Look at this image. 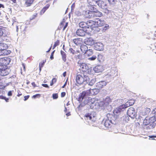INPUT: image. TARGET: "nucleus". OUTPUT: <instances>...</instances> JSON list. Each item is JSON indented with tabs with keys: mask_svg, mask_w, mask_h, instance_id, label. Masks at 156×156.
<instances>
[{
	"mask_svg": "<svg viewBox=\"0 0 156 156\" xmlns=\"http://www.w3.org/2000/svg\"><path fill=\"white\" fill-rule=\"evenodd\" d=\"M79 25L80 27L83 28V29L86 30H87V28H88V27L87 26V22L82 21L79 23Z\"/></svg>",
	"mask_w": 156,
	"mask_h": 156,
	"instance_id": "obj_27",
	"label": "nucleus"
},
{
	"mask_svg": "<svg viewBox=\"0 0 156 156\" xmlns=\"http://www.w3.org/2000/svg\"><path fill=\"white\" fill-rule=\"evenodd\" d=\"M125 108H126L124 106V104L122 105L115 109L113 111V114H112L115 116H117V118L118 114L121 112L123 111Z\"/></svg>",
	"mask_w": 156,
	"mask_h": 156,
	"instance_id": "obj_9",
	"label": "nucleus"
},
{
	"mask_svg": "<svg viewBox=\"0 0 156 156\" xmlns=\"http://www.w3.org/2000/svg\"><path fill=\"white\" fill-rule=\"evenodd\" d=\"M95 23L96 27H102L104 26L105 23L104 20L99 19L96 20Z\"/></svg>",
	"mask_w": 156,
	"mask_h": 156,
	"instance_id": "obj_19",
	"label": "nucleus"
},
{
	"mask_svg": "<svg viewBox=\"0 0 156 156\" xmlns=\"http://www.w3.org/2000/svg\"><path fill=\"white\" fill-rule=\"evenodd\" d=\"M80 49L82 52L85 53L87 50L88 47L85 45H81L80 47Z\"/></svg>",
	"mask_w": 156,
	"mask_h": 156,
	"instance_id": "obj_31",
	"label": "nucleus"
},
{
	"mask_svg": "<svg viewBox=\"0 0 156 156\" xmlns=\"http://www.w3.org/2000/svg\"><path fill=\"white\" fill-rule=\"evenodd\" d=\"M85 31L86 30L84 29H78L76 30V34L78 36L83 37L85 35Z\"/></svg>",
	"mask_w": 156,
	"mask_h": 156,
	"instance_id": "obj_22",
	"label": "nucleus"
},
{
	"mask_svg": "<svg viewBox=\"0 0 156 156\" xmlns=\"http://www.w3.org/2000/svg\"><path fill=\"white\" fill-rule=\"evenodd\" d=\"M122 119L124 120L127 122L129 120V118L128 116H124L122 117Z\"/></svg>",
	"mask_w": 156,
	"mask_h": 156,
	"instance_id": "obj_42",
	"label": "nucleus"
},
{
	"mask_svg": "<svg viewBox=\"0 0 156 156\" xmlns=\"http://www.w3.org/2000/svg\"><path fill=\"white\" fill-rule=\"evenodd\" d=\"M35 0H25L24 5L26 7L30 6Z\"/></svg>",
	"mask_w": 156,
	"mask_h": 156,
	"instance_id": "obj_29",
	"label": "nucleus"
},
{
	"mask_svg": "<svg viewBox=\"0 0 156 156\" xmlns=\"http://www.w3.org/2000/svg\"><path fill=\"white\" fill-rule=\"evenodd\" d=\"M95 8L92 6L91 8V10L93 9L94 10L92 11V18L95 17H100L102 16V12L99 11L94 10Z\"/></svg>",
	"mask_w": 156,
	"mask_h": 156,
	"instance_id": "obj_12",
	"label": "nucleus"
},
{
	"mask_svg": "<svg viewBox=\"0 0 156 156\" xmlns=\"http://www.w3.org/2000/svg\"><path fill=\"white\" fill-rule=\"evenodd\" d=\"M45 62L43 61L41 63H40V64H41V67H42L44 65V64Z\"/></svg>",
	"mask_w": 156,
	"mask_h": 156,
	"instance_id": "obj_61",
	"label": "nucleus"
},
{
	"mask_svg": "<svg viewBox=\"0 0 156 156\" xmlns=\"http://www.w3.org/2000/svg\"><path fill=\"white\" fill-rule=\"evenodd\" d=\"M56 79L55 78H53L52 80V82H53L54 83H55L56 81Z\"/></svg>",
	"mask_w": 156,
	"mask_h": 156,
	"instance_id": "obj_59",
	"label": "nucleus"
},
{
	"mask_svg": "<svg viewBox=\"0 0 156 156\" xmlns=\"http://www.w3.org/2000/svg\"><path fill=\"white\" fill-rule=\"evenodd\" d=\"M11 61V59L9 58L5 57L0 59V64L2 66H7Z\"/></svg>",
	"mask_w": 156,
	"mask_h": 156,
	"instance_id": "obj_10",
	"label": "nucleus"
},
{
	"mask_svg": "<svg viewBox=\"0 0 156 156\" xmlns=\"http://www.w3.org/2000/svg\"><path fill=\"white\" fill-rule=\"evenodd\" d=\"M151 111V109L148 108H146L143 109L141 112V114L143 116L148 114Z\"/></svg>",
	"mask_w": 156,
	"mask_h": 156,
	"instance_id": "obj_28",
	"label": "nucleus"
},
{
	"mask_svg": "<svg viewBox=\"0 0 156 156\" xmlns=\"http://www.w3.org/2000/svg\"><path fill=\"white\" fill-rule=\"evenodd\" d=\"M103 58V56L101 54L98 55L97 57V59L98 60V61L99 62H101V60Z\"/></svg>",
	"mask_w": 156,
	"mask_h": 156,
	"instance_id": "obj_45",
	"label": "nucleus"
},
{
	"mask_svg": "<svg viewBox=\"0 0 156 156\" xmlns=\"http://www.w3.org/2000/svg\"><path fill=\"white\" fill-rule=\"evenodd\" d=\"M88 95H89V93L88 92V90L86 91H83L80 93L79 96L78 98V100L80 101H82L84 99L83 102L85 101L89 100V99H87Z\"/></svg>",
	"mask_w": 156,
	"mask_h": 156,
	"instance_id": "obj_6",
	"label": "nucleus"
},
{
	"mask_svg": "<svg viewBox=\"0 0 156 156\" xmlns=\"http://www.w3.org/2000/svg\"><path fill=\"white\" fill-rule=\"evenodd\" d=\"M73 41L75 44L77 45L82 44L83 42L82 39L81 38L74 39L73 40Z\"/></svg>",
	"mask_w": 156,
	"mask_h": 156,
	"instance_id": "obj_26",
	"label": "nucleus"
},
{
	"mask_svg": "<svg viewBox=\"0 0 156 156\" xmlns=\"http://www.w3.org/2000/svg\"><path fill=\"white\" fill-rule=\"evenodd\" d=\"M95 109L97 110H98L100 107H102L103 105V101H101L100 100L98 99H95Z\"/></svg>",
	"mask_w": 156,
	"mask_h": 156,
	"instance_id": "obj_17",
	"label": "nucleus"
},
{
	"mask_svg": "<svg viewBox=\"0 0 156 156\" xmlns=\"http://www.w3.org/2000/svg\"><path fill=\"white\" fill-rule=\"evenodd\" d=\"M4 34L5 35V30L4 28H0V36H2Z\"/></svg>",
	"mask_w": 156,
	"mask_h": 156,
	"instance_id": "obj_40",
	"label": "nucleus"
},
{
	"mask_svg": "<svg viewBox=\"0 0 156 156\" xmlns=\"http://www.w3.org/2000/svg\"><path fill=\"white\" fill-rule=\"evenodd\" d=\"M55 51H53L51 53V55L50 57V58L51 60L53 59L54 58L53 55Z\"/></svg>",
	"mask_w": 156,
	"mask_h": 156,
	"instance_id": "obj_53",
	"label": "nucleus"
},
{
	"mask_svg": "<svg viewBox=\"0 0 156 156\" xmlns=\"http://www.w3.org/2000/svg\"><path fill=\"white\" fill-rule=\"evenodd\" d=\"M68 23L67 22H66V20L65 19H63L62 21V22L60 23V24L61 25V26L63 25L64 26L63 28V30H64L66 28V27L68 26Z\"/></svg>",
	"mask_w": 156,
	"mask_h": 156,
	"instance_id": "obj_32",
	"label": "nucleus"
},
{
	"mask_svg": "<svg viewBox=\"0 0 156 156\" xmlns=\"http://www.w3.org/2000/svg\"><path fill=\"white\" fill-rule=\"evenodd\" d=\"M103 26H104V27H103V31H105L109 28V25L107 24H105V23Z\"/></svg>",
	"mask_w": 156,
	"mask_h": 156,
	"instance_id": "obj_41",
	"label": "nucleus"
},
{
	"mask_svg": "<svg viewBox=\"0 0 156 156\" xmlns=\"http://www.w3.org/2000/svg\"><path fill=\"white\" fill-rule=\"evenodd\" d=\"M29 95L25 96L24 97V100L25 101L27 100L29 98Z\"/></svg>",
	"mask_w": 156,
	"mask_h": 156,
	"instance_id": "obj_57",
	"label": "nucleus"
},
{
	"mask_svg": "<svg viewBox=\"0 0 156 156\" xmlns=\"http://www.w3.org/2000/svg\"><path fill=\"white\" fill-rule=\"evenodd\" d=\"M107 119L104 122V126L107 128L110 127L111 124H115L117 120V116H114L112 114L108 113L106 116Z\"/></svg>",
	"mask_w": 156,
	"mask_h": 156,
	"instance_id": "obj_1",
	"label": "nucleus"
},
{
	"mask_svg": "<svg viewBox=\"0 0 156 156\" xmlns=\"http://www.w3.org/2000/svg\"><path fill=\"white\" fill-rule=\"evenodd\" d=\"M153 120H150V118L148 119L147 118H146L143 121V125L144 126H147L150 124V126L152 128H154L155 127V124L152 122Z\"/></svg>",
	"mask_w": 156,
	"mask_h": 156,
	"instance_id": "obj_11",
	"label": "nucleus"
},
{
	"mask_svg": "<svg viewBox=\"0 0 156 156\" xmlns=\"http://www.w3.org/2000/svg\"><path fill=\"white\" fill-rule=\"evenodd\" d=\"M93 70L96 73H99L103 71V69L101 66L99 65L94 67L93 68Z\"/></svg>",
	"mask_w": 156,
	"mask_h": 156,
	"instance_id": "obj_25",
	"label": "nucleus"
},
{
	"mask_svg": "<svg viewBox=\"0 0 156 156\" xmlns=\"http://www.w3.org/2000/svg\"><path fill=\"white\" fill-rule=\"evenodd\" d=\"M1 8H4V6L3 5L0 4V9H1Z\"/></svg>",
	"mask_w": 156,
	"mask_h": 156,
	"instance_id": "obj_63",
	"label": "nucleus"
},
{
	"mask_svg": "<svg viewBox=\"0 0 156 156\" xmlns=\"http://www.w3.org/2000/svg\"><path fill=\"white\" fill-rule=\"evenodd\" d=\"M42 86L45 87H49V86L47 84H42Z\"/></svg>",
	"mask_w": 156,
	"mask_h": 156,
	"instance_id": "obj_58",
	"label": "nucleus"
},
{
	"mask_svg": "<svg viewBox=\"0 0 156 156\" xmlns=\"http://www.w3.org/2000/svg\"><path fill=\"white\" fill-rule=\"evenodd\" d=\"M0 98H1V99H4L5 101L7 102H8V101L9 99L7 98H6L4 96H0Z\"/></svg>",
	"mask_w": 156,
	"mask_h": 156,
	"instance_id": "obj_51",
	"label": "nucleus"
},
{
	"mask_svg": "<svg viewBox=\"0 0 156 156\" xmlns=\"http://www.w3.org/2000/svg\"><path fill=\"white\" fill-rule=\"evenodd\" d=\"M32 84L34 87H36V84L34 82H33L32 83Z\"/></svg>",
	"mask_w": 156,
	"mask_h": 156,
	"instance_id": "obj_64",
	"label": "nucleus"
},
{
	"mask_svg": "<svg viewBox=\"0 0 156 156\" xmlns=\"http://www.w3.org/2000/svg\"><path fill=\"white\" fill-rule=\"evenodd\" d=\"M84 119L89 125L91 124L96 120V114L94 112L87 113L85 115Z\"/></svg>",
	"mask_w": 156,
	"mask_h": 156,
	"instance_id": "obj_3",
	"label": "nucleus"
},
{
	"mask_svg": "<svg viewBox=\"0 0 156 156\" xmlns=\"http://www.w3.org/2000/svg\"><path fill=\"white\" fill-rule=\"evenodd\" d=\"M98 1L96 0H87V2L90 5L92 6L95 5L96 4H97Z\"/></svg>",
	"mask_w": 156,
	"mask_h": 156,
	"instance_id": "obj_34",
	"label": "nucleus"
},
{
	"mask_svg": "<svg viewBox=\"0 0 156 156\" xmlns=\"http://www.w3.org/2000/svg\"><path fill=\"white\" fill-rule=\"evenodd\" d=\"M85 43L89 45H92L94 44V41L92 38H89L85 40Z\"/></svg>",
	"mask_w": 156,
	"mask_h": 156,
	"instance_id": "obj_20",
	"label": "nucleus"
},
{
	"mask_svg": "<svg viewBox=\"0 0 156 156\" xmlns=\"http://www.w3.org/2000/svg\"><path fill=\"white\" fill-rule=\"evenodd\" d=\"M49 6L50 5L48 4L46 5L45 7H44L40 12L41 15H42L49 8Z\"/></svg>",
	"mask_w": 156,
	"mask_h": 156,
	"instance_id": "obj_35",
	"label": "nucleus"
},
{
	"mask_svg": "<svg viewBox=\"0 0 156 156\" xmlns=\"http://www.w3.org/2000/svg\"><path fill=\"white\" fill-rule=\"evenodd\" d=\"M9 69L7 66H0V75L1 76H4L7 75L9 74Z\"/></svg>",
	"mask_w": 156,
	"mask_h": 156,
	"instance_id": "obj_7",
	"label": "nucleus"
},
{
	"mask_svg": "<svg viewBox=\"0 0 156 156\" xmlns=\"http://www.w3.org/2000/svg\"><path fill=\"white\" fill-rule=\"evenodd\" d=\"M83 14L85 18H92V11L85 10L83 11Z\"/></svg>",
	"mask_w": 156,
	"mask_h": 156,
	"instance_id": "obj_15",
	"label": "nucleus"
},
{
	"mask_svg": "<svg viewBox=\"0 0 156 156\" xmlns=\"http://www.w3.org/2000/svg\"><path fill=\"white\" fill-rule=\"evenodd\" d=\"M59 43V42L58 41H56L55 42V43L54 45V46H53V47L52 48L53 49H54L56 46H57L58 45Z\"/></svg>",
	"mask_w": 156,
	"mask_h": 156,
	"instance_id": "obj_48",
	"label": "nucleus"
},
{
	"mask_svg": "<svg viewBox=\"0 0 156 156\" xmlns=\"http://www.w3.org/2000/svg\"><path fill=\"white\" fill-rule=\"evenodd\" d=\"M69 52L70 53L72 54L73 55H74L76 53V52H75V50L73 49L72 48H70L69 49Z\"/></svg>",
	"mask_w": 156,
	"mask_h": 156,
	"instance_id": "obj_47",
	"label": "nucleus"
},
{
	"mask_svg": "<svg viewBox=\"0 0 156 156\" xmlns=\"http://www.w3.org/2000/svg\"><path fill=\"white\" fill-rule=\"evenodd\" d=\"M96 27L95 28H96V29H94V28L93 29V30H96L98 32L100 30V29H99L98 28V27Z\"/></svg>",
	"mask_w": 156,
	"mask_h": 156,
	"instance_id": "obj_60",
	"label": "nucleus"
},
{
	"mask_svg": "<svg viewBox=\"0 0 156 156\" xmlns=\"http://www.w3.org/2000/svg\"><path fill=\"white\" fill-rule=\"evenodd\" d=\"M85 54L88 56L91 55L93 54V50L92 49H87Z\"/></svg>",
	"mask_w": 156,
	"mask_h": 156,
	"instance_id": "obj_39",
	"label": "nucleus"
},
{
	"mask_svg": "<svg viewBox=\"0 0 156 156\" xmlns=\"http://www.w3.org/2000/svg\"><path fill=\"white\" fill-rule=\"evenodd\" d=\"M109 74H108L107 75H106L105 76V77L106 78H108L109 79H110L111 78V77H110L109 76Z\"/></svg>",
	"mask_w": 156,
	"mask_h": 156,
	"instance_id": "obj_62",
	"label": "nucleus"
},
{
	"mask_svg": "<svg viewBox=\"0 0 156 156\" xmlns=\"http://www.w3.org/2000/svg\"><path fill=\"white\" fill-rule=\"evenodd\" d=\"M103 9L104 10V12L107 14H112L113 13V12L112 11L108 9V8H106Z\"/></svg>",
	"mask_w": 156,
	"mask_h": 156,
	"instance_id": "obj_38",
	"label": "nucleus"
},
{
	"mask_svg": "<svg viewBox=\"0 0 156 156\" xmlns=\"http://www.w3.org/2000/svg\"><path fill=\"white\" fill-rule=\"evenodd\" d=\"M134 103V101L133 100H130L127 101L126 103L124 104V106L126 108L128 107L133 105Z\"/></svg>",
	"mask_w": 156,
	"mask_h": 156,
	"instance_id": "obj_30",
	"label": "nucleus"
},
{
	"mask_svg": "<svg viewBox=\"0 0 156 156\" xmlns=\"http://www.w3.org/2000/svg\"><path fill=\"white\" fill-rule=\"evenodd\" d=\"M150 120H153L152 122H154L156 121V114L154 115V116H153L150 118Z\"/></svg>",
	"mask_w": 156,
	"mask_h": 156,
	"instance_id": "obj_43",
	"label": "nucleus"
},
{
	"mask_svg": "<svg viewBox=\"0 0 156 156\" xmlns=\"http://www.w3.org/2000/svg\"><path fill=\"white\" fill-rule=\"evenodd\" d=\"M107 83L105 81H100L96 83V86L99 88H102L104 86H105Z\"/></svg>",
	"mask_w": 156,
	"mask_h": 156,
	"instance_id": "obj_23",
	"label": "nucleus"
},
{
	"mask_svg": "<svg viewBox=\"0 0 156 156\" xmlns=\"http://www.w3.org/2000/svg\"><path fill=\"white\" fill-rule=\"evenodd\" d=\"M8 45L4 43H0V56L8 55L11 53L10 50H6Z\"/></svg>",
	"mask_w": 156,
	"mask_h": 156,
	"instance_id": "obj_4",
	"label": "nucleus"
},
{
	"mask_svg": "<svg viewBox=\"0 0 156 156\" xmlns=\"http://www.w3.org/2000/svg\"><path fill=\"white\" fill-rule=\"evenodd\" d=\"M89 79V77L84 74H78L76 76V83L79 85L86 84Z\"/></svg>",
	"mask_w": 156,
	"mask_h": 156,
	"instance_id": "obj_2",
	"label": "nucleus"
},
{
	"mask_svg": "<svg viewBox=\"0 0 156 156\" xmlns=\"http://www.w3.org/2000/svg\"><path fill=\"white\" fill-rule=\"evenodd\" d=\"M12 92H13V91H9L8 93V95L9 96H11L12 95Z\"/></svg>",
	"mask_w": 156,
	"mask_h": 156,
	"instance_id": "obj_54",
	"label": "nucleus"
},
{
	"mask_svg": "<svg viewBox=\"0 0 156 156\" xmlns=\"http://www.w3.org/2000/svg\"><path fill=\"white\" fill-rule=\"evenodd\" d=\"M111 101V100L109 97H107L104 100L103 102V105L106 104L107 105L109 103H110Z\"/></svg>",
	"mask_w": 156,
	"mask_h": 156,
	"instance_id": "obj_36",
	"label": "nucleus"
},
{
	"mask_svg": "<svg viewBox=\"0 0 156 156\" xmlns=\"http://www.w3.org/2000/svg\"><path fill=\"white\" fill-rule=\"evenodd\" d=\"M61 54L62 55V60L64 62H65L66 60V53L63 51H61Z\"/></svg>",
	"mask_w": 156,
	"mask_h": 156,
	"instance_id": "obj_37",
	"label": "nucleus"
},
{
	"mask_svg": "<svg viewBox=\"0 0 156 156\" xmlns=\"http://www.w3.org/2000/svg\"><path fill=\"white\" fill-rule=\"evenodd\" d=\"M109 3L112 5H114L116 2V0H108Z\"/></svg>",
	"mask_w": 156,
	"mask_h": 156,
	"instance_id": "obj_44",
	"label": "nucleus"
},
{
	"mask_svg": "<svg viewBox=\"0 0 156 156\" xmlns=\"http://www.w3.org/2000/svg\"><path fill=\"white\" fill-rule=\"evenodd\" d=\"M66 95V93L65 92H62L61 94V96L62 97H64Z\"/></svg>",
	"mask_w": 156,
	"mask_h": 156,
	"instance_id": "obj_56",
	"label": "nucleus"
},
{
	"mask_svg": "<svg viewBox=\"0 0 156 156\" xmlns=\"http://www.w3.org/2000/svg\"><path fill=\"white\" fill-rule=\"evenodd\" d=\"M96 81V79L95 78H93L90 80V79L89 78V80L87 82V83H88L89 85L92 86L94 84Z\"/></svg>",
	"mask_w": 156,
	"mask_h": 156,
	"instance_id": "obj_33",
	"label": "nucleus"
},
{
	"mask_svg": "<svg viewBox=\"0 0 156 156\" xmlns=\"http://www.w3.org/2000/svg\"><path fill=\"white\" fill-rule=\"evenodd\" d=\"M5 86L2 83H0V89H2L4 88Z\"/></svg>",
	"mask_w": 156,
	"mask_h": 156,
	"instance_id": "obj_55",
	"label": "nucleus"
},
{
	"mask_svg": "<svg viewBox=\"0 0 156 156\" xmlns=\"http://www.w3.org/2000/svg\"><path fill=\"white\" fill-rule=\"evenodd\" d=\"M97 58V57L96 56L93 55L91 57L89 58L88 59L90 60L93 61L95 60Z\"/></svg>",
	"mask_w": 156,
	"mask_h": 156,
	"instance_id": "obj_46",
	"label": "nucleus"
},
{
	"mask_svg": "<svg viewBox=\"0 0 156 156\" xmlns=\"http://www.w3.org/2000/svg\"><path fill=\"white\" fill-rule=\"evenodd\" d=\"M80 68L81 70L83 72H86L89 69L87 65L84 63H82L80 65Z\"/></svg>",
	"mask_w": 156,
	"mask_h": 156,
	"instance_id": "obj_24",
	"label": "nucleus"
},
{
	"mask_svg": "<svg viewBox=\"0 0 156 156\" xmlns=\"http://www.w3.org/2000/svg\"><path fill=\"white\" fill-rule=\"evenodd\" d=\"M40 94H37L36 95H34L32 96V98H39L40 97Z\"/></svg>",
	"mask_w": 156,
	"mask_h": 156,
	"instance_id": "obj_52",
	"label": "nucleus"
},
{
	"mask_svg": "<svg viewBox=\"0 0 156 156\" xmlns=\"http://www.w3.org/2000/svg\"><path fill=\"white\" fill-rule=\"evenodd\" d=\"M87 26L90 27L92 29L96 27L95 21L92 20H89L87 22Z\"/></svg>",
	"mask_w": 156,
	"mask_h": 156,
	"instance_id": "obj_21",
	"label": "nucleus"
},
{
	"mask_svg": "<svg viewBox=\"0 0 156 156\" xmlns=\"http://www.w3.org/2000/svg\"><path fill=\"white\" fill-rule=\"evenodd\" d=\"M89 93V95H95L98 94L99 92V90L98 89L94 88L92 89H89L87 90Z\"/></svg>",
	"mask_w": 156,
	"mask_h": 156,
	"instance_id": "obj_18",
	"label": "nucleus"
},
{
	"mask_svg": "<svg viewBox=\"0 0 156 156\" xmlns=\"http://www.w3.org/2000/svg\"><path fill=\"white\" fill-rule=\"evenodd\" d=\"M52 98L53 99H56L58 98V95L57 94H54L52 95Z\"/></svg>",
	"mask_w": 156,
	"mask_h": 156,
	"instance_id": "obj_50",
	"label": "nucleus"
},
{
	"mask_svg": "<svg viewBox=\"0 0 156 156\" xmlns=\"http://www.w3.org/2000/svg\"><path fill=\"white\" fill-rule=\"evenodd\" d=\"M97 4L103 9L108 7L107 4L106 2L101 0H99L98 1Z\"/></svg>",
	"mask_w": 156,
	"mask_h": 156,
	"instance_id": "obj_13",
	"label": "nucleus"
},
{
	"mask_svg": "<svg viewBox=\"0 0 156 156\" xmlns=\"http://www.w3.org/2000/svg\"><path fill=\"white\" fill-rule=\"evenodd\" d=\"M127 114L129 116L133 119L136 116V112L134 108L130 107L127 110Z\"/></svg>",
	"mask_w": 156,
	"mask_h": 156,
	"instance_id": "obj_8",
	"label": "nucleus"
},
{
	"mask_svg": "<svg viewBox=\"0 0 156 156\" xmlns=\"http://www.w3.org/2000/svg\"><path fill=\"white\" fill-rule=\"evenodd\" d=\"M37 16V13H34L32 16L30 18V20H32L34 19L35 17H36Z\"/></svg>",
	"mask_w": 156,
	"mask_h": 156,
	"instance_id": "obj_49",
	"label": "nucleus"
},
{
	"mask_svg": "<svg viewBox=\"0 0 156 156\" xmlns=\"http://www.w3.org/2000/svg\"><path fill=\"white\" fill-rule=\"evenodd\" d=\"M89 100L85 101H84V104H87L90 106V108L91 109H95V99L91 98H88Z\"/></svg>",
	"mask_w": 156,
	"mask_h": 156,
	"instance_id": "obj_5",
	"label": "nucleus"
},
{
	"mask_svg": "<svg viewBox=\"0 0 156 156\" xmlns=\"http://www.w3.org/2000/svg\"><path fill=\"white\" fill-rule=\"evenodd\" d=\"M94 47L97 50L100 51H102L104 49V46L102 43L101 42H98L94 44Z\"/></svg>",
	"mask_w": 156,
	"mask_h": 156,
	"instance_id": "obj_14",
	"label": "nucleus"
},
{
	"mask_svg": "<svg viewBox=\"0 0 156 156\" xmlns=\"http://www.w3.org/2000/svg\"><path fill=\"white\" fill-rule=\"evenodd\" d=\"M118 70L116 67H113L111 69V73L109 74V76L110 77L112 76H116L118 75Z\"/></svg>",
	"mask_w": 156,
	"mask_h": 156,
	"instance_id": "obj_16",
	"label": "nucleus"
}]
</instances>
